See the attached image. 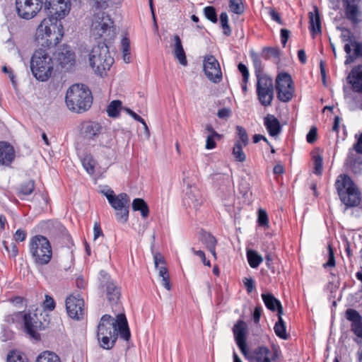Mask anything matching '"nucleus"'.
<instances>
[{
  "instance_id": "obj_60",
  "label": "nucleus",
  "mask_w": 362,
  "mask_h": 362,
  "mask_svg": "<svg viewBox=\"0 0 362 362\" xmlns=\"http://www.w3.org/2000/svg\"><path fill=\"white\" fill-rule=\"evenodd\" d=\"M262 308L260 306H256L252 313V320L255 325L259 323L260 317L262 315Z\"/></svg>"
},
{
  "instance_id": "obj_30",
  "label": "nucleus",
  "mask_w": 362,
  "mask_h": 362,
  "mask_svg": "<svg viewBox=\"0 0 362 362\" xmlns=\"http://www.w3.org/2000/svg\"><path fill=\"white\" fill-rule=\"evenodd\" d=\"M101 129V126L97 122H88L84 127V136L88 139L98 136Z\"/></svg>"
},
{
  "instance_id": "obj_46",
  "label": "nucleus",
  "mask_w": 362,
  "mask_h": 362,
  "mask_svg": "<svg viewBox=\"0 0 362 362\" xmlns=\"http://www.w3.org/2000/svg\"><path fill=\"white\" fill-rule=\"evenodd\" d=\"M220 22L221 28L223 29V33L226 36L230 35L231 29L228 24V16L226 12H222L220 14Z\"/></svg>"
},
{
  "instance_id": "obj_59",
  "label": "nucleus",
  "mask_w": 362,
  "mask_h": 362,
  "mask_svg": "<svg viewBox=\"0 0 362 362\" xmlns=\"http://www.w3.org/2000/svg\"><path fill=\"white\" fill-rule=\"evenodd\" d=\"M44 307L48 310H53L55 308V301L51 296L46 295L44 301Z\"/></svg>"
},
{
  "instance_id": "obj_53",
  "label": "nucleus",
  "mask_w": 362,
  "mask_h": 362,
  "mask_svg": "<svg viewBox=\"0 0 362 362\" xmlns=\"http://www.w3.org/2000/svg\"><path fill=\"white\" fill-rule=\"evenodd\" d=\"M262 55L265 59H268L270 56L276 58L279 56V52L278 49L274 47H265L263 49Z\"/></svg>"
},
{
  "instance_id": "obj_56",
  "label": "nucleus",
  "mask_w": 362,
  "mask_h": 362,
  "mask_svg": "<svg viewBox=\"0 0 362 362\" xmlns=\"http://www.w3.org/2000/svg\"><path fill=\"white\" fill-rule=\"evenodd\" d=\"M356 142L354 144L353 147L349 151H353V152L362 154V133L357 137L356 135Z\"/></svg>"
},
{
  "instance_id": "obj_32",
  "label": "nucleus",
  "mask_w": 362,
  "mask_h": 362,
  "mask_svg": "<svg viewBox=\"0 0 362 362\" xmlns=\"http://www.w3.org/2000/svg\"><path fill=\"white\" fill-rule=\"evenodd\" d=\"M290 86H293V82L290 74L287 73L279 74L276 79V89L288 88Z\"/></svg>"
},
{
  "instance_id": "obj_50",
  "label": "nucleus",
  "mask_w": 362,
  "mask_h": 362,
  "mask_svg": "<svg viewBox=\"0 0 362 362\" xmlns=\"http://www.w3.org/2000/svg\"><path fill=\"white\" fill-rule=\"evenodd\" d=\"M205 17L214 23L218 21L216 9L214 6H206L204 8Z\"/></svg>"
},
{
  "instance_id": "obj_23",
  "label": "nucleus",
  "mask_w": 362,
  "mask_h": 362,
  "mask_svg": "<svg viewBox=\"0 0 362 362\" xmlns=\"http://www.w3.org/2000/svg\"><path fill=\"white\" fill-rule=\"evenodd\" d=\"M105 289L106 298L111 305H116L120 297V289L112 280L103 284Z\"/></svg>"
},
{
  "instance_id": "obj_5",
  "label": "nucleus",
  "mask_w": 362,
  "mask_h": 362,
  "mask_svg": "<svg viewBox=\"0 0 362 362\" xmlns=\"http://www.w3.org/2000/svg\"><path fill=\"white\" fill-rule=\"evenodd\" d=\"M115 334H119V337L124 340L129 339L131 335L124 314L117 315V319L109 315H104L101 317L98 326L97 335L108 336Z\"/></svg>"
},
{
  "instance_id": "obj_14",
  "label": "nucleus",
  "mask_w": 362,
  "mask_h": 362,
  "mask_svg": "<svg viewBox=\"0 0 362 362\" xmlns=\"http://www.w3.org/2000/svg\"><path fill=\"white\" fill-rule=\"evenodd\" d=\"M203 69L207 78L214 83L222 79V72L218 61L213 55L206 56L203 61Z\"/></svg>"
},
{
  "instance_id": "obj_48",
  "label": "nucleus",
  "mask_w": 362,
  "mask_h": 362,
  "mask_svg": "<svg viewBox=\"0 0 362 362\" xmlns=\"http://www.w3.org/2000/svg\"><path fill=\"white\" fill-rule=\"evenodd\" d=\"M230 10L235 14H241L244 12V6L242 0H230Z\"/></svg>"
},
{
  "instance_id": "obj_1",
  "label": "nucleus",
  "mask_w": 362,
  "mask_h": 362,
  "mask_svg": "<svg viewBox=\"0 0 362 362\" xmlns=\"http://www.w3.org/2000/svg\"><path fill=\"white\" fill-rule=\"evenodd\" d=\"M91 36L98 45L92 48L89 54L90 66L96 74L102 76L114 63V59L110 55L107 43L115 38L116 28L109 15L103 11L95 14L91 25Z\"/></svg>"
},
{
  "instance_id": "obj_27",
  "label": "nucleus",
  "mask_w": 362,
  "mask_h": 362,
  "mask_svg": "<svg viewBox=\"0 0 362 362\" xmlns=\"http://www.w3.org/2000/svg\"><path fill=\"white\" fill-rule=\"evenodd\" d=\"M262 298L267 309L277 311L278 315L283 314V308L281 302L272 293H262Z\"/></svg>"
},
{
  "instance_id": "obj_39",
  "label": "nucleus",
  "mask_w": 362,
  "mask_h": 362,
  "mask_svg": "<svg viewBox=\"0 0 362 362\" xmlns=\"http://www.w3.org/2000/svg\"><path fill=\"white\" fill-rule=\"evenodd\" d=\"M35 362H62L60 358L54 352L45 351L36 358Z\"/></svg>"
},
{
  "instance_id": "obj_7",
  "label": "nucleus",
  "mask_w": 362,
  "mask_h": 362,
  "mask_svg": "<svg viewBox=\"0 0 362 362\" xmlns=\"http://www.w3.org/2000/svg\"><path fill=\"white\" fill-rule=\"evenodd\" d=\"M29 252L36 266L47 265L52 257L51 244L49 240L42 235H36L30 238Z\"/></svg>"
},
{
  "instance_id": "obj_22",
  "label": "nucleus",
  "mask_w": 362,
  "mask_h": 362,
  "mask_svg": "<svg viewBox=\"0 0 362 362\" xmlns=\"http://www.w3.org/2000/svg\"><path fill=\"white\" fill-rule=\"evenodd\" d=\"M15 158L13 147L8 143L0 142V165H9Z\"/></svg>"
},
{
  "instance_id": "obj_55",
  "label": "nucleus",
  "mask_w": 362,
  "mask_h": 362,
  "mask_svg": "<svg viewBox=\"0 0 362 362\" xmlns=\"http://www.w3.org/2000/svg\"><path fill=\"white\" fill-rule=\"evenodd\" d=\"M238 71L242 74L243 76V81L245 83H248L250 73L247 67L243 63H239L238 65Z\"/></svg>"
},
{
  "instance_id": "obj_24",
  "label": "nucleus",
  "mask_w": 362,
  "mask_h": 362,
  "mask_svg": "<svg viewBox=\"0 0 362 362\" xmlns=\"http://www.w3.org/2000/svg\"><path fill=\"white\" fill-rule=\"evenodd\" d=\"M264 124L271 136H276L281 132V124L273 115L269 114L264 118Z\"/></svg>"
},
{
  "instance_id": "obj_18",
  "label": "nucleus",
  "mask_w": 362,
  "mask_h": 362,
  "mask_svg": "<svg viewBox=\"0 0 362 362\" xmlns=\"http://www.w3.org/2000/svg\"><path fill=\"white\" fill-rule=\"evenodd\" d=\"M250 362H272L271 351L264 346H259L252 351L249 352L247 348L245 354H243Z\"/></svg>"
},
{
  "instance_id": "obj_37",
  "label": "nucleus",
  "mask_w": 362,
  "mask_h": 362,
  "mask_svg": "<svg viewBox=\"0 0 362 362\" xmlns=\"http://www.w3.org/2000/svg\"><path fill=\"white\" fill-rule=\"evenodd\" d=\"M276 91L278 99L281 102L286 103L292 99L294 87L293 86H290L288 88L285 87L284 88L276 90Z\"/></svg>"
},
{
  "instance_id": "obj_42",
  "label": "nucleus",
  "mask_w": 362,
  "mask_h": 362,
  "mask_svg": "<svg viewBox=\"0 0 362 362\" xmlns=\"http://www.w3.org/2000/svg\"><path fill=\"white\" fill-rule=\"evenodd\" d=\"M7 362H28V360L22 352L13 350L7 356Z\"/></svg>"
},
{
  "instance_id": "obj_20",
  "label": "nucleus",
  "mask_w": 362,
  "mask_h": 362,
  "mask_svg": "<svg viewBox=\"0 0 362 362\" xmlns=\"http://www.w3.org/2000/svg\"><path fill=\"white\" fill-rule=\"evenodd\" d=\"M346 80L351 85L354 91L362 93V65L354 67Z\"/></svg>"
},
{
  "instance_id": "obj_51",
  "label": "nucleus",
  "mask_w": 362,
  "mask_h": 362,
  "mask_svg": "<svg viewBox=\"0 0 362 362\" xmlns=\"http://www.w3.org/2000/svg\"><path fill=\"white\" fill-rule=\"evenodd\" d=\"M237 134L239 138L238 141H240V143L246 146L248 144V136L247 132L245 128L240 126L236 127Z\"/></svg>"
},
{
  "instance_id": "obj_58",
  "label": "nucleus",
  "mask_w": 362,
  "mask_h": 362,
  "mask_svg": "<svg viewBox=\"0 0 362 362\" xmlns=\"http://www.w3.org/2000/svg\"><path fill=\"white\" fill-rule=\"evenodd\" d=\"M328 260L327 262L324 264L325 267H333L335 266V259H334V252L332 249L331 245L328 246Z\"/></svg>"
},
{
  "instance_id": "obj_28",
  "label": "nucleus",
  "mask_w": 362,
  "mask_h": 362,
  "mask_svg": "<svg viewBox=\"0 0 362 362\" xmlns=\"http://www.w3.org/2000/svg\"><path fill=\"white\" fill-rule=\"evenodd\" d=\"M173 40L175 42L173 50L174 57L182 65L187 66V60L179 35H175Z\"/></svg>"
},
{
  "instance_id": "obj_36",
  "label": "nucleus",
  "mask_w": 362,
  "mask_h": 362,
  "mask_svg": "<svg viewBox=\"0 0 362 362\" xmlns=\"http://www.w3.org/2000/svg\"><path fill=\"white\" fill-rule=\"evenodd\" d=\"M246 255L249 265L253 269L257 268L263 261L262 256L255 250H247Z\"/></svg>"
},
{
  "instance_id": "obj_43",
  "label": "nucleus",
  "mask_w": 362,
  "mask_h": 362,
  "mask_svg": "<svg viewBox=\"0 0 362 362\" xmlns=\"http://www.w3.org/2000/svg\"><path fill=\"white\" fill-rule=\"evenodd\" d=\"M157 269H158L159 276L162 278V285L168 291H170L171 286L168 269L165 266H160Z\"/></svg>"
},
{
  "instance_id": "obj_4",
  "label": "nucleus",
  "mask_w": 362,
  "mask_h": 362,
  "mask_svg": "<svg viewBox=\"0 0 362 362\" xmlns=\"http://www.w3.org/2000/svg\"><path fill=\"white\" fill-rule=\"evenodd\" d=\"M65 101L69 110L76 112L87 110L92 104L90 90L83 84H74L66 91Z\"/></svg>"
},
{
  "instance_id": "obj_34",
  "label": "nucleus",
  "mask_w": 362,
  "mask_h": 362,
  "mask_svg": "<svg viewBox=\"0 0 362 362\" xmlns=\"http://www.w3.org/2000/svg\"><path fill=\"white\" fill-rule=\"evenodd\" d=\"M81 161L86 171L90 175H93L96 165L93 157L90 154H86L81 158Z\"/></svg>"
},
{
  "instance_id": "obj_16",
  "label": "nucleus",
  "mask_w": 362,
  "mask_h": 362,
  "mask_svg": "<svg viewBox=\"0 0 362 362\" xmlns=\"http://www.w3.org/2000/svg\"><path fill=\"white\" fill-rule=\"evenodd\" d=\"M247 329V323L242 320H238L232 329L234 339L242 354H245L247 348L246 343Z\"/></svg>"
},
{
  "instance_id": "obj_38",
  "label": "nucleus",
  "mask_w": 362,
  "mask_h": 362,
  "mask_svg": "<svg viewBox=\"0 0 362 362\" xmlns=\"http://www.w3.org/2000/svg\"><path fill=\"white\" fill-rule=\"evenodd\" d=\"M281 315H278V321L274 325V330L277 337L283 339H286L288 334H286V325Z\"/></svg>"
},
{
  "instance_id": "obj_11",
  "label": "nucleus",
  "mask_w": 362,
  "mask_h": 362,
  "mask_svg": "<svg viewBox=\"0 0 362 362\" xmlns=\"http://www.w3.org/2000/svg\"><path fill=\"white\" fill-rule=\"evenodd\" d=\"M22 319L23 320L25 332L33 339L39 340L40 339V334L37 332L38 327V322L35 320L30 313L23 312H16L12 315L7 316V322H14L16 320Z\"/></svg>"
},
{
  "instance_id": "obj_44",
  "label": "nucleus",
  "mask_w": 362,
  "mask_h": 362,
  "mask_svg": "<svg viewBox=\"0 0 362 362\" xmlns=\"http://www.w3.org/2000/svg\"><path fill=\"white\" fill-rule=\"evenodd\" d=\"M346 319L351 322V325L362 322V317L359 313L354 309H347L346 311Z\"/></svg>"
},
{
  "instance_id": "obj_25",
  "label": "nucleus",
  "mask_w": 362,
  "mask_h": 362,
  "mask_svg": "<svg viewBox=\"0 0 362 362\" xmlns=\"http://www.w3.org/2000/svg\"><path fill=\"white\" fill-rule=\"evenodd\" d=\"M309 30L313 38L318 34H321V20L320 13L317 7H315V13H309Z\"/></svg>"
},
{
  "instance_id": "obj_54",
  "label": "nucleus",
  "mask_w": 362,
  "mask_h": 362,
  "mask_svg": "<svg viewBox=\"0 0 362 362\" xmlns=\"http://www.w3.org/2000/svg\"><path fill=\"white\" fill-rule=\"evenodd\" d=\"M257 221L261 226H268L269 220L267 212L263 209H259L258 211Z\"/></svg>"
},
{
  "instance_id": "obj_10",
  "label": "nucleus",
  "mask_w": 362,
  "mask_h": 362,
  "mask_svg": "<svg viewBox=\"0 0 362 362\" xmlns=\"http://www.w3.org/2000/svg\"><path fill=\"white\" fill-rule=\"evenodd\" d=\"M214 187L216 189L218 196L226 199L234 192L233 177L228 174L216 173L212 175Z\"/></svg>"
},
{
  "instance_id": "obj_35",
  "label": "nucleus",
  "mask_w": 362,
  "mask_h": 362,
  "mask_svg": "<svg viewBox=\"0 0 362 362\" xmlns=\"http://www.w3.org/2000/svg\"><path fill=\"white\" fill-rule=\"evenodd\" d=\"M132 209L134 211H139L143 218H146L149 214V209L145 201L140 198H136L133 200Z\"/></svg>"
},
{
  "instance_id": "obj_31",
  "label": "nucleus",
  "mask_w": 362,
  "mask_h": 362,
  "mask_svg": "<svg viewBox=\"0 0 362 362\" xmlns=\"http://www.w3.org/2000/svg\"><path fill=\"white\" fill-rule=\"evenodd\" d=\"M199 239L207 249H213V247H216L217 240L210 233L202 230L199 233Z\"/></svg>"
},
{
  "instance_id": "obj_62",
  "label": "nucleus",
  "mask_w": 362,
  "mask_h": 362,
  "mask_svg": "<svg viewBox=\"0 0 362 362\" xmlns=\"http://www.w3.org/2000/svg\"><path fill=\"white\" fill-rule=\"evenodd\" d=\"M351 329L356 336L362 339V321L351 325Z\"/></svg>"
},
{
  "instance_id": "obj_63",
  "label": "nucleus",
  "mask_w": 362,
  "mask_h": 362,
  "mask_svg": "<svg viewBox=\"0 0 362 362\" xmlns=\"http://www.w3.org/2000/svg\"><path fill=\"white\" fill-rule=\"evenodd\" d=\"M317 139V129L312 127L306 136V140L309 144H313Z\"/></svg>"
},
{
  "instance_id": "obj_40",
  "label": "nucleus",
  "mask_w": 362,
  "mask_h": 362,
  "mask_svg": "<svg viewBox=\"0 0 362 362\" xmlns=\"http://www.w3.org/2000/svg\"><path fill=\"white\" fill-rule=\"evenodd\" d=\"M244 146L240 143V141H236L233 148V155L236 161L244 162L246 160L245 153L243 151Z\"/></svg>"
},
{
  "instance_id": "obj_57",
  "label": "nucleus",
  "mask_w": 362,
  "mask_h": 362,
  "mask_svg": "<svg viewBox=\"0 0 362 362\" xmlns=\"http://www.w3.org/2000/svg\"><path fill=\"white\" fill-rule=\"evenodd\" d=\"M191 252L194 255H195L197 257H199L202 259V262H203V264L204 265L208 266V267H211V262H210L209 260L206 259V256H205V253L204 252V251H202V250H195L194 247H192L191 248Z\"/></svg>"
},
{
  "instance_id": "obj_45",
  "label": "nucleus",
  "mask_w": 362,
  "mask_h": 362,
  "mask_svg": "<svg viewBox=\"0 0 362 362\" xmlns=\"http://www.w3.org/2000/svg\"><path fill=\"white\" fill-rule=\"evenodd\" d=\"M35 189V182L30 180L23 183L20 187L19 194L21 195H30Z\"/></svg>"
},
{
  "instance_id": "obj_8",
  "label": "nucleus",
  "mask_w": 362,
  "mask_h": 362,
  "mask_svg": "<svg viewBox=\"0 0 362 362\" xmlns=\"http://www.w3.org/2000/svg\"><path fill=\"white\" fill-rule=\"evenodd\" d=\"M44 0H16L18 16L25 20L34 18L42 10Z\"/></svg>"
},
{
  "instance_id": "obj_13",
  "label": "nucleus",
  "mask_w": 362,
  "mask_h": 362,
  "mask_svg": "<svg viewBox=\"0 0 362 362\" xmlns=\"http://www.w3.org/2000/svg\"><path fill=\"white\" fill-rule=\"evenodd\" d=\"M43 6L50 16L57 18L58 20L64 18L71 9L70 0H45L43 1Z\"/></svg>"
},
{
  "instance_id": "obj_64",
  "label": "nucleus",
  "mask_w": 362,
  "mask_h": 362,
  "mask_svg": "<svg viewBox=\"0 0 362 362\" xmlns=\"http://www.w3.org/2000/svg\"><path fill=\"white\" fill-rule=\"evenodd\" d=\"M27 233L25 230L22 229H18L14 234V240L16 242H23L25 240Z\"/></svg>"
},
{
  "instance_id": "obj_21",
  "label": "nucleus",
  "mask_w": 362,
  "mask_h": 362,
  "mask_svg": "<svg viewBox=\"0 0 362 362\" xmlns=\"http://www.w3.org/2000/svg\"><path fill=\"white\" fill-rule=\"evenodd\" d=\"M349 151L347 158L345 161V166L354 174H360L362 173V156Z\"/></svg>"
},
{
  "instance_id": "obj_2",
  "label": "nucleus",
  "mask_w": 362,
  "mask_h": 362,
  "mask_svg": "<svg viewBox=\"0 0 362 362\" xmlns=\"http://www.w3.org/2000/svg\"><path fill=\"white\" fill-rule=\"evenodd\" d=\"M64 36V28L60 20L54 16L44 18L37 26L35 39L42 47L49 48L59 43Z\"/></svg>"
},
{
  "instance_id": "obj_33",
  "label": "nucleus",
  "mask_w": 362,
  "mask_h": 362,
  "mask_svg": "<svg viewBox=\"0 0 362 362\" xmlns=\"http://www.w3.org/2000/svg\"><path fill=\"white\" fill-rule=\"evenodd\" d=\"M119 334H109L108 336L97 335L101 347L105 349H110L117 341Z\"/></svg>"
},
{
  "instance_id": "obj_52",
  "label": "nucleus",
  "mask_w": 362,
  "mask_h": 362,
  "mask_svg": "<svg viewBox=\"0 0 362 362\" xmlns=\"http://www.w3.org/2000/svg\"><path fill=\"white\" fill-rule=\"evenodd\" d=\"M323 159L320 155L314 156V171L315 175H320L322 174Z\"/></svg>"
},
{
  "instance_id": "obj_6",
  "label": "nucleus",
  "mask_w": 362,
  "mask_h": 362,
  "mask_svg": "<svg viewBox=\"0 0 362 362\" xmlns=\"http://www.w3.org/2000/svg\"><path fill=\"white\" fill-rule=\"evenodd\" d=\"M339 198L347 207L358 206L361 202V193L347 175H340L335 182Z\"/></svg>"
},
{
  "instance_id": "obj_29",
  "label": "nucleus",
  "mask_w": 362,
  "mask_h": 362,
  "mask_svg": "<svg viewBox=\"0 0 362 362\" xmlns=\"http://www.w3.org/2000/svg\"><path fill=\"white\" fill-rule=\"evenodd\" d=\"M250 57L253 63L255 74L257 80L262 78H268L269 76L263 71L264 67L259 55L252 52L250 53Z\"/></svg>"
},
{
  "instance_id": "obj_3",
  "label": "nucleus",
  "mask_w": 362,
  "mask_h": 362,
  "mask_svg": "<svg viewBox=\"0 0 362 362\" xmlns=\"http://www.w3.org/2000/svg\"><path fill=\"white\" fill-rule=\"evenodd\" d=\"M30 69L36 80L40 82H46L52 76L54 60L45 49H37L31 56Z\"/></svg>"
},
{
  "instance_id": "obj_9",
  "label": "nucleus",
  "mask_w": 362,
  "mask_h": 362,
  "mask_svg": "<svg viewBox=\"0 0 362 362\" xmlns=\"http://www.w3.org/2000/svg\"><path fill=\"white\" fill-rule=\"evenodd\" d=\"M256 93L259 103L264 107L270 106L274 99V89L271 77L257 80Z\"/></svg>"
},
{
  "instance_id": "obj_47",
  "label": "nucleus",
  "mask_w": 362,
  "mask_h": 362,
  "mask_svg": "<svg viewBox=\"0 0 362 362\" xmlns=\"http://www.w3.org/2000/svg\"><path fill=\"white\" fill-rule=\"evenodd\" d=\"M122 49L123 53V59L126 63L130 62V42L127 37H123L122 40Z\"/></svg>"
},
{
  "instance_id": "obj_61",
  "label": "nucleus",
  "mask_w": 362,
  "mask_h": 362,
  "mask_svg": "<svg viewBox=\"0 0 362 362\" xmlns=\"http://www.w3.org/2000/svg\"><path fill=\"white\" fill-rule=\"evenodd\" d=\"M216 136H207L206 140V146L205 148L208 150H211L216 148Z\"/></svg>"
},
{
  "instance_id": "obj_17",
  "label": "nucleus",
  "mask_w": 362,
  "mask_h": 362,
  "mask_svg": "<svg viewBox=\"0 0 362 362\" xmlns=\"http://www.w3.org/2000/svg\"><path fill=\"white\" fill-rule=\"evenodd\" d=\"M101 193L106 197L109 204L115 210L124 206H129L130 199L126 193L115 195L114 191L110 188L103 189Z\"/></svg>"
},
{
  "instance_id": "obj_19",
  "label": "nucleus",
  "mask_w": 362,
  "mask_h": 362,
  "mask_svg": "<svg viewBox=\"0 0 362 362\" xmlns=\"http://www.w3.org/2000/svg\"><path fill=\"white\" fill-rule=\"evenodd\" d=\"M204 199L199 189L196 185L187 187L184 198L185 204L197 210L203 204Z\"/></svg>"
},
{
  "instance_id": "obj_49",
  "label": "nucleus",
  "mask_w": 362,
  "mask_h": 362,
  "mask_svg": "<svg viewBox=\"0 0 362 362\" xmlns=\"http://www.w3.org/2000/svg\"><path fill=\"white\" fill-rule=\"evenodd\" d=\"M129 207L124 206L116 211L117 220L121 223H125L127 221L129 218Z\"/></svg>"
},
{
  "instance_id": "obj_26",
  "label": "nucleus",
  "mask_w": 362,
  "mask_h": 362,
  "mask_svg": "<svg viewBox=\"0 0 362 362\" xmlns=\"http://www.w3.org/2000/svg\"><path fill=\"white\" fill-rule=\"evenodd\" d=\"M346 18L353 25L362 23V11L358 5H348L344 7Z\"/></svg>"
},
{
  "instance_id": "obj_15",
  "label": "nucleus",
  "mask_w": 362,
  "mask_h": 362,
  "mask_svg": "<svg viewBox=\"0 0 362 362\" xmlns=\"http://www.w3.org/2000/svg\"><path fill=\"white\" fill-rule=\"evenodd\" d=\"M66 309L71 318L77 320L83 318L85 313L83 299L78 295L69 296L66 299Z\"/></svg>"
},
{
  "instance_id": "obj_12",
  "label": "nucleus",
  "mask_w": 362,
  "mask_h": 362,
  "mask_svg": "<svg viewBox=\"0 0 362 362\" xmlns=\"http://www.w3.org/2000/svg\"><path fill=\"white\" fill-rule=\"evenodd\" d=\"M54 60L62 69H71L76 64V54L70 46L63 45L57 47L53 54Z\"/></svg>"
},
{
  "instance_id": "obj_41",
  "label": "nucleus",
  "mask_w": 362,
  "mask_h": 362,
  "mask_svg": "<svg viewBox=\"0 0 362 362\" xmlns=\"http://www.w3.org/2000/svg\"><path fill=\"white\" fill-rule=\"evenodd\" d=\"M122 102L119 100H113L107 106V112L110 117H117L119 115Z\"/></svg>"
}]
</instances>
